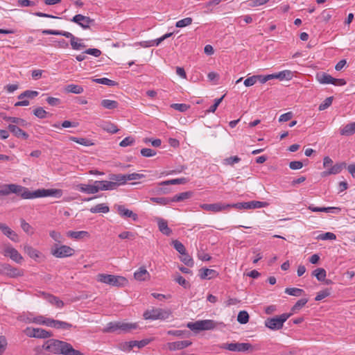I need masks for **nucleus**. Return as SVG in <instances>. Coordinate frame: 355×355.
Wrapping results in <instances>:
<instances>
[{"label": "nucleus", "mask_w": 355, "mask_h": 355, "mask_svg": "<svg viewBox=\"0 0 355 355\" xmlns=\"http://www.w3.org/2000/svg\"><path fill=\"white\" fill-rule=\"evenodd\" d=\"M11 193H15L23 199H33L47 196L60 198L62 196V191L58 189H42L31 191L28 188L16 184H2L0 186V196H8Z\"/></svg>", "instance_id": "obj_1"}, {"label": "nucleus", "mask_w": 355, "mask_h": 355, "mask_svg": "<svg viewBox=\"0 0 355 355\" xmlns=\"http://www.w3.org/2000/svg\"><path fill=\"white\" fill-rule=\"evenodd\" d=\"M42 348L57 355H85L80 351L75 349L70 343L54 338L45 341Z\"/></svg>", "instance_id": "obj_2"}, {"label": "nucleus", "mask_w": 355, "mask_h": 355, "mask_svg": "<svg viewBox=\"0 0 355 355\" xmlns=\"http://www.w3.org/2000/svg\"><path fill=\"white\" fill-rule=\"evenodd\" d=\"M42 33L44 35H62L67 38H69L71 48L74 50H80L86 46L84 43L80 42L82 41L81 39L75 37L72 33L69 32L46 29L43 30Z\"/></svg>", "instance_id": "obj_3"}, {"label": "nucleus", "mask_w": 355, "mask_h": 355, "mask_svg": "<svg viewBox=\"0 0 355 355\" xmlns=\"http://www.w3.org/2000/svg\"><path fill=\"white\" fill-rule=\"evenodd\" d=\"M96 280L99 282L113 286H123L128 282L126 278L121 276L101 273L97 275Z\"/></svg>", "instance_id": "obj_4"}, {"label": "nucleus", "mask_w": 355, "mask_h": 355, "mask_svg": "<svg viewBox=\"0 0 355 355\" xmlns=\"http://www.w3.org/2000/svg\"><path fill=\"white\" fill-rule=\"evenodd\" d=\"M171 312L170 310L163 309L159 308H152L147 309L143 314L145 320H166L171 315Z\"/></svg>", "instance_id": "obj_5"}, {"label": "nucleus", "mask_w": 355, "mask_h": 355, "mask_svg": "<svg viewBox=\"0 0 355 355\" xmlns=\"http://www.w3.org/2000/svg\"><path fill=\"white\" fill-rule=\"evenodd\" d=\"M293 315L283 313L280 315L268 318L265 320V326L271 330H279L283 327L284 323Z\"/></svg>", "instance_id": "obj_6"}, {"label": "nucleus", "mask_w": 355, "mask_h": 355, "mask_svg": "<svg viewBox=\"0 0 355 355\" xmlns=\"http://www.w3.org/2000/svg\"><path fill=\"white\" fill-rule=\"evenodd\" d=\"M187 327L194 331L211 330L216 327V322L212 320H202L195 322H188Z\"/></svg>", "instance_id": "obj_7"}, {"label": "nucleus", "mask_w": 355, "mask_h": 355, "mask_svg": "<svg viewBox=\"0 0 355 355\" xmlns=\"http://www.w3.org/2000/svg\"><path fill=\"white\" fill-rule=\"evenodd\" d=\"M51 254L56 258L71 257L75 254V250L65 245H55L51 250Z\"/></svg>", "instance_id": "obj_8"}, {"label": "nucleus", "mask_w": 355, "mask_h": 355, "mask_svg": "<svg viewBox=\"0 0 355 355\" xmlns=\"http://www.w3.org/2000/svg\"><path fill=\"white\" fill-rule=\"evenodd\" d=\"M24 334L29 338H49L52 336L51 331L41 328H34L28 327L24 330Z\"/></svg>", "instance_id": "obj_9"}, {"label": "nucleus", "mask_w": 355, "mask_h": 355, "mask_svg": "<svg viewBox=\"0 0 355 355\" xmlns=\"http://www.w3.org/2000/svg\"><path fill=\"white\" fill-rule=\"evenodd\" d=\"M268 205L266 202L252 200L250 202H238L231 204V207H234L239 209H253L266 207Z\"/></svg>", "instance_id": "obj_10"}, {"label": "nucleus", "mask_w": 355, "mask_h": 355, "mask_svg": "<svg viewBox=\"0 0 355 355\" xmlns=\"http://www.w3.org/2000/svg\"><path fill=\"white\" fill-rule=\"evenodd\" d=\"M2 254L17 263H21L24 260L21 254L10 244L4 245Z\"/></svg>", "instance_id": "obj_11"}, {"label": "nucleus", "mask_w": 355, "mask_h": 355, "mask_svg": "<svg viewBox=\"0 0 355 355\" xmlns=\"http://www.w3.org/2000/svg\"><path fill=\"white\" fill-rule=\"evenodd\" d=\"M223 348L231 352H246L252 350V346L248 343H236L224 344Z\"/></svg>", "instance_id": "obj_12"}, {"label": "nucleus", "mask_w": 355, "mask_h": 355, "mask_svg": "<svg viewBox=\"0 0 355 355\" xmlns=\"http://www.w3.org/2000/svg\"><path fill=\"white\" fill-rule=\"evenodd\" d=\"M71 21L77 24L84 29H87L89 28L90 26L94 23V19L89 17L78 14L73 17Z\"/></svg>", "instance_id": "obj_13"}, {"label": "nucleus", "mask_w": 355, "mask_h": 355, "mask_svg": "<svg viewBox=\"0 0 355 355\" xmlns=\"http://www.w3.org/2000/svg\"><path fill=\"white\" fill-rule=\"evenodd\" d=\"M150 342V339H144L139 341L132 340L129 342H124L120 345V349L123 351H130L134 347L142 348L147 345Z\"/></svg>", "instance_id": "obj_14"}, {"label": "nucleus", "mask_w": 355, "mask_h": 355, "mask_svg": "<svg viewBox=\"0 0 355 355\" xmlns=\"http://www.w3.org/2000/svg\"><path fill=\"white\" fill-rule=\"evenodd\" d=\"M3 275H6L10 278H16L24 275V270L16 267L12 266L10 264L6 263Z\"/></svg>", "instance_id": "obj_15"}, {"label": "nucleus", "mask_w": 355, "mask_h": 355, "mask_svg": "<svg viewBox=\"0 0 355 355\" xmlns=\"http://www.w3.org/2000/svg\"><path fill=\"white\" fill-rule=\"evenodd\" d=\"M200 207L204 210L216 213L230 208L231 204H224L221 202L214 204H202L200 205Z\"/></svg>", "instance_id": "obj_16"}, {"label": "nucleus", "mask_w": 355, "mask_h": 355, "mask_svg": "<svg viewBox=\"0 0 355 355\" xmlns=\"http://www.w3.org/2000/svg\"><path fill=\"white\" fill-rule=\"evenodd\" d=\"M114 207L116 209L117 213L122 218H130L134 221H137L138 220V215L132 211L125 208L124 205H116Z\"/></svg>", "instance_id": "obj_17"}, {"label": "nucleus", "mask_w": 355, "mask_h": 355, "mask_svg": "<svg viewBox=\"0 0 355 355\" xmlns=\"http://www.w3.org/2000/svg\"><path fill=\"white\" fill-rule=\"evenodd\" d=\"M95 185L96 189H98V192L99 191L114 190L118 187V184L116 182L106 180L95 181Z\"/></svg>", "instance_id": "obj_18"}, {"label": "nucleus", "mask_w": 355, "mask_h": 355, "mask_svg": "<svg viewBox=\"0 0 355 355\" xmlns=\"http://www.w3.org/2000/svg\"><path fill=\"white\" fill-rule=\"evenodd\" d=\"M345 168H346L345 162L336 163L334 166L329 168L328 170L323 171L322 175L326 177L330 175H336L340 173Z\"/></svg>", "instance_id": "obj_19"}, {"label": "nucleus", "mask_w": 355, "mask_h": 355, "mask_svg": "<svg viewBox=\"0 0 355 355\" xmlns=\"http://www.w3.org/2000/svg\"><path fill=\"white\" fill-rule=\"evenodd\" d=\"M191 344L192 343L190 340H181L168 343L167 345L170 351H176L187 348L191 345Z\"/></svg>", "instance_id": "obj_20"}, {"label": "nucleus", "mask_w": 355, "mask_h": 355, "mask_svg": "<svg viewBox=\"0 0 355 355\" xmlns=\"http://www.w3.org/2000/svg\"><path fill=\"white\" fill-rule=\"evenodd\" d=\"M172 35H173V33H166L161 37L157 38L156 40L141 42H140V45L144 48L155 46H157L162 42H163L164 40L170 37Z\"/></svg>", "instance_id": "obj_21"}, {"label": "nucleus", "mask_w": 355, "mask_h": 355, "mask_svg": "<svg viewBox=\"0 0 355 355\" xmlns=\"http://www.w3.org/2000/svg\"><path fill=\"white\" fill-rule=\"evenodd\" d=\"M0 230L4 235L8 237L11 241L14 242L19 241L18 235L6 224L0 223Z\"/></svg>", "instance_id": "obj_22"}, {"label": "nucleus", "mask_w": 355, "mask_h": 355, "mask_svg": "<svg viewBox=\"0 0 355 355\" xmlns=\"http://www.w3.org/2000/svg\"><path fill=\"white\" fill-rule=\"evenodd\" d=\"M8 129L15 137L17 138H22L24 139H27L28 138V135L16 125L9 124L8 125Z\"/></svg>", "instance_id": "obj_23"}, {"label": "nucleus", "mask_w": 355, "mask_h": 355, "mask_svg": "<svg viewBox=\"0 0 355 355\" xmlns=\"http://www.w3.org/2000/svg\"><path fill=\"white\" fill-rule=\"evenodd\" d=\"M150 274L145 267L142 266L134 273V277L137 281H146L150 279Z\"/></svg>", "instance_id": "obj_24"}, {"label": "nucleus", "mask_w": 355, "mask_h": 355, "mask_svg": "<svg viewBox=\"0 0 355 355\" xmlns=\"http://www.w3.org/2000/svg\"><path fill=\"white\" fill-rule=\"evenodd\" d=\"M159 230L164 234L169 236L172 233V230L168 227L167 221L162 218H157Z\"/></svg>", "instance_id": "obj_25"}, {"label": "nucleus", "mask_w": 355, "mask_h": 355, "mask_svg": "<svg viewBox=\"0 0 355 355\" xmlns=\"http://www.w3.org/2000/svg\"><path fill=\"white\" fill-rule=\"evenodd\" d=\"M24 250L31 259H33L34 260H37L42 257V253L39 250L33 248L29 245H24Z\"/></svg>", "instance_id": "obj_26"}, {"label": "nucleus", "mask_w": 355, "mask_h": 355, "mask_svg": "<svg viewBox=\"0 0 355 355\" xmlns=\"http://www.w3.org/2000/svg\"><path fill=\"white\" fill-rule=\"evenodd\" d=\"M200 277L202 279H211L216 277L218 275V273L213 269L209 268H202L200 270Z\"/></svg>", "instance_id": "obj_27"}, {"label": "nucleus", "mask_w": 355, "mask_h": 355, "mask_svg": "<svg viewBox=\"0 0 355 355\" xmlns=\"http://www.w3.org/2000/svg\"><path fill=\"white\" fill-rule=\"evenodd\" d=\"M78 187L80 191L88 194H94L98 192V189H96L95 182H94V184H80Z\"/></svg>", "instance_id": "obj_28"}, {"label": "nucleus", "mask_w": 355, "mask_h": 355, "mask_svg": "<svg viewBox=\"0 0 355 355\" xmlns=\"http://www.w3.org/2000/svg\"><path fill=\"white\" fill-rule=\"evenodd\" d=\"M99 126L103 130L111 134L116 133L119 131V129L117 128L116 125L111 123L110 121H102L101 122Z\"/></svg>", "instance_id": "obj_29"}, {"label": "nucleus", "mask_w": 355, "mask_h": 355, "mask_svg": "<svg viewBox=\"0 0 355 355\" xmlns=\"http://www.w3.org/2000/svg\"><path fill=\"white\" fill-rule=\"evenodd\" d=\"M316 79L321 84H332L334 83V78L324 72L317 73Z\"/></svg>", "instance_id": "obj_30"}, {"label": "nucleus", "mask_w": 355, "mask_h": 355, "mask_svg": "<svg viewBox=\"0 0 355 355\" xmlns=\"http://www.w3.org/2000/svg\"><path fill=\"white\" fill-rule=\"evenodd\" d=\"M309 209L311 210L313 212H336L338 213L340 211V209L339 207H314L313 205H309Z\"/></svg>", "instance_id": "obj_31"}, {"label": "nucleus", "mask_w": 355, "mask_h": 355, "mask_svg": "<svg viewBox=\"0 0 355 355\" xmlns=\"http://www.w3.org/2000/svg\"><path fill=\"white\" fill-rule=\"evenodd\" d=\"M67 236L74 239H82L84 238H89V234L87 231H69L67 232Z\"/></svg>", "instance_id": "obj_32"}, {"label": "nucleus", "mask_w": 355, "mask_h": 355, "mask_svg": "<svg viewBox=\"0 0 355 355\" xmlns=\"http://www.w3.org/2000/svg\"><path fill=\"white\" fill-rule=\"evenodd\" d=\"M44 298L51 304L55 305L58 308L64 306V302L60 300L58 297L50 294H44Z\"/></svg>", "instance_id": "obj_33"}, {"label": "nucleus", "mask_w": 355, "mask_h": 355, "mask_svg": "<svg viewBox=\"0 0 355 355\" xmlns=\"http://www.w3.org/2000/svg\"><path fill=\"white\" fill-rule=\"evenodd\" d=\"M3 119L6 121L10 122L12 124L16 125L17 126L25 127L27 125V122L24 119L21 118L5 116L3 117Z\"/></svg>", "instance_id": "obj_34"}, {"label": "nucleus", "mask_w": 355, "mask_h": 355, "mask_svg": "<svg viewBox=\"0 0 355 355\" xmlns=\"http://www.w3.org/2000/svg\"><path fill=\"white\" fill-rule=\"evenodd\" d=\"M64 91L67 93H72L75 94H82L84 92V89L82 86L74 85V84H70L67 85L64 87Z\"/></svg>", "instance_id": "obj_35"}, {"label": "nucleus", "mask_w": 355, "mask_h": 355, "mask_svg": "<svg viewBox=\"0 0 355 355\" xmlns=\"http://www.w3.org/2000/svg\"><path fill=\"white\" fill-rule=\"evenodd\" d=\"M341 135L349 136L355 133V122L345 125L340 130Z\"/></svg>", "instance_id": "obj_36"}, {"label": "nucleus", "mask_w": 355, "mask_h": 355, "mask_svg": "<svg viewBox=\"0 0 355 355\" xmlns=\"http://www.w3.org/2000/svg\"><path fill=\"white\" fill-rule=\"evenodd\" d=\"M274 78H278L281 80H291L293 78V73L290 70H284L277 73L272 74Z\"/></svg>", "instance_id": "obj_37"}, {"label": "nucleus", "mask_w": 355, "mask_h": 355, "mask_svg": "<svg viewBox=\"0 0 355 355\" xmlns=\"http://www.w3.org/2000/svg\"><path fill=\"white\" fill-rule=\"evenodd\" d=\"M92 213H107L110 211V208L107 205L104 203L98 204L89 209Z\"/></svg>", "instance_id": "obj_38"}, {"label": "nucleus", "mask_w": 355, "mask_h": 355, "mask_svg": "<svg viewBox=\"0 0 355 355\" xmlns=\"http://www.w3.org/2000/svg\"><path fill=\"white\" fill-rule=\"evenodd\" d=\"M191 196H192L191 191L182 192V193L177 194L175 196H173V198H171V202H173L183 201L186 199L190 198Z\"/></svg>", "instance_id": "obj_39"}, {"label": "nucleus", "mask_w": 355, "mask_h": 355, "mask_svg": "<svg viewBox=\"0 0 355 355\" xmlns=\"http://www.w3.org/2000/svg\"><path fill=\"white\" fill-rule=\"evenodd\" d=\"M119 330V322H110L103 329V333H112Z\"/></svg>", "instance_id": "obj_40"}, {"label": "nucleus", "mask_w": 355, "mask_h": 355, "mask_svg": "<svg viewBox=\"0 0 355 355\" xmlns=\"http://www.w3.org/2000/svg\"><path fill=\"white\" fill-rule=\"evenodd\" d=\"M312 275L315 277L318 281L323 282L325 280L327 272L324 268H318L313 271Z\"/></svg>", "instance_id": "obj_41"}, {"label": "nucleus", "mask_w": 355, "mask_h": 355, "mask_svg": "<svg viewBox=\"0 0 355 355\" xmlns=\"http://www.w3.org/2000/svg\"><path fill=\"white\" fill-rule=\"evenodd\" d=\"M110 179L112 180L111 182H116L118 186L126 182L125 175L123 174H112Z\"/></svg>", "instance_id": "obj_42"}, {"label": "nucleus", "mask_w": 355, "mask_h": 355, "mask_svg": "<svg viewBox=\"0 0 355 355\" xmlns=\"http://www.w3.org/2000/svg\"><path fill=\"white\" fill-rule=\"evenodd\" d=\"M101 105L109 110H113L118 107L119 103L116 101L110 100V99H104L101 103Z\"/></svg>", "instance_id": "obj_43"}, {"label": "nucleus", "mask_w": 355, "mask_h": 355, "mask_svg": "<svg viewBox=\"0 0 355 355\" xmlns=\"http://www.w3.org/2000/svg\"><path fill=\"white\" fill-rule=\"evenodd\" d=\"M150 201L155 203H157L160 205H167L171 203V198H157V197H153L150 198Z\"/></svg>", "instance_id": "obj_44"}, {"label": "nucleus", "mask_w": 355, "mask_h": 355, "mask_svg": "<svg viewBox=\"0 0 355 355\" xmlns=\"http://www.w3.org/2000/svg\"><path fill=\"white\" fill-rule=\"evenodd\" d=\"M69 139L71 141H73L76 143H78V144L85 146H90L94 145V143L91 140L86 139V138H78V137H71L69 138Z\"/></svg>", "instance_id": "obj_45"}, {"label": "nucleus", "mask_w": 355, "mask_h": 355, "mask_svg": "<svg viewBox=\"0 0 355 355\" xmlns=\"http://www.w3.org/2000/svg\"><path fill=\"white\" fill-rule=\"evenodd\" d=\"M187 182V179L184 178L172 179L169 180H166L160 182L159 185H170V184H185Z\"/></svg>", "instance_id": "obj_46"}, {"label": "nucleus", "mask_w": 355, "mask_h": 355, "mask_svg": "<svg viewBox=\"0 0 355 355\" xmlns=\"http://www.w3.org/2000/svg\"><path fill=\"white\" fill-rule=\"evenodd\" d=\"M136 328H137L136 324L119 322V331H121L122 332H128L131 329H135Z\"/></svg>", "instance_id": "obj_47"}, {"label": "nucleus", "mask_w": 355, "mask_h": 355, "mask_svg": "<svg viewBox=\"0 0 355 355\" xmlns=\"http://www.w3.org/2000/svg\"><path fill=\"white\" fill-rule=\"evenodd\" d=\"M72 327H73V325L71 324H70V323L56 320L55 323V326H54L53 328L57 329L69 330Z\"/></svg>", "instance_id": "obj_48"}, {"label": "nucleus", "mask_w": 355, "mask_h": 355, "mask_svg": "<svg viewBox=\"0 0 355 355\" xmlns=\"http://www.w3.org/2000/svg\"><path fill=\"white\" fill-rule=\"evenodd\" d=\"M39 93L37 91L26 90L18 96L19 99H23L24 98H34L38 96Z\"/></svg>", "instance_id": "obj_49"}, {"label": "nucleus", "mask_w": 355, "mask_h": 355, "mask_svg": "<svg viewBox=\"0 0 355 355\" xmlns=\"http://www.w3.org/2000/svg\"><path fill=\"white\" fill-rule=\"evenodd\" d=\"M167 334L176 337H188L190 333L184 330H169Z\"/></svg>", "instance_id": "obj_50"}, {"label": "nucleus", "mask_w": 355, "mask_h": 355, "mask_svg": "<svg viewBox=\"0 0 355 355\" xmlns=\"http://www.w3.org/2000/svg\"><path fill=\"white\" fill-rule=\"evenodd\" d=\"M237 320L241 324H246L249 321V314L245 311H241L239 313Z\"/></svg>", "instance_id": "obj_51"}, {"label": "nucleus", "mask_w": 355, "mask_h": 355, "mask_svg": "<svg viewBox=\"0 0 355 355\" xmlns=\"http://www.w3.org/2000/svg\"><path fill=\"white\" fill-rule=\"evenodd\" d=\"M20 222H21V229L26 234H28L29 235L33 234L34 230H33V228L32 227V226L29 223H26L25 221V220H24V219H21Z\"/></svg>", "instance_id": "obj_52"}, {"label": "nucleus", "mask_w": 355, "mask_h": 355, "mask_svg": "<svg viewBox=\"0 0 355 355\" xmlns=\"http://www.w3.org/2000/svg\"><path fill=\"white\" fill-rule=\"evenodd\" d=\"M93 81L98 84H102L108 86H114L117 85V83L115 81L108 79L107 78H96L94 79Z\"/></svg>", "instance_id": "obj_53"}, {"label": "nucleus", "mask_w": 355, "mask_h": 355, "mask_svg": "<svg viewBox=\"0 0 355 355\" xmlns=\"http://www.w3.org/2000/svg\"><path fill=\"white\" fill-rule=\"evenodd\" d=\"M192 21L193 19L191 17H186L184 19L178 21L175 23V26L177 28H184L191 25L192 24Z\"/></svg>", "instance_id": "obj_54"}, {"label": "nucleus", "mask_w": 355, "mask_h": 355, "mask_svg": "<svg viewBox=\"0 0 355 355\" xmlns=\"http://www.w3.org/2000/svg\"><path fill=\"white\" fill-rule=\"evenodd\" d=\"M240 161L241 158L238 156H232L224 159L223 160V164L224 165L233 166L234 164L239 163Z\"/></svg>", "instance_id": "obj_55"}, {"label": "nucleus", "mask_w": 355, "mask_h": 355, "mask_svg": "<svg viewBox=\"0 0 355 355\" xmlns=\"http://www.w3.org/2000/svg\"><path fill=\"white\" fill-rule=\"evenodd\" d=\"M333 11L326 9L321 12L319 18L321 19L322 21L327 23L331 19Z\"/></svg>", "instance_id": "obj_56"}, {"label": "nucleus", "mask_w": 355, "mask_h": 355, "mask_svg": "<svg viewBox=\"0 0 355 355\" xmlns=\"http://www.w3.org/2000/svg\"><path fill=\"white\" fill-rule=\"evenodd\" d=\"M285 293L292 296L298 297L300 296L304 293V291L302 289L297 288H286L285 289Z\"/></svg>", "instance_id": "obj_57"}, {"label": "nucleus", "mask_w": 355, "mask_h": 355, "mask_svg": "<svg viewBox=\"0 0 355 355\" xmlns=\"http://www.w3.org/2000/svg\"><path fill=\"white\" fill-rule=\"evenodd\" d=\"M308 299L306 298H302L299 300L295 305L291 308L292 313L294 312H296L297 311L300 310L302 307L305 306V304L307 303Z\"/></svg>", "instance_id": "obj_58"}, {"label": "nucleus", "mask_w": 355, "mask_h": 355, "mask_svg": "<svg viewBox=\"0 0 355 355\" xmlns=\"http://www.w3.org/2000/svg\"><path fill=\"white\" fill-rule=\"evenodd\" d=\"M317 239L318 240H336V236L335 234L332 232H326L324 234H319L317 237Z\"/></svg>", "instance_id": "obj_59"}, {"label": "nucleus", "mask_w": 355, "mask_h": 355, "mask_svg": "<svg viewBox=\"0 0 355 355\" xmlns=\"http://www.w3.org/2000/svg\"><path fill=\"white\" fill-rule=\"evenodd\" d=\"M181 261L187 266L192 267L194 264L193 260L187 252L182 254Z\"/></svg>", "instance_id": "obj_60"}, {"label": "nucleus", "mask_w": 355, "mask_h": 355, "mask_svg": "<svg viewBox=\"0 0 355 355\" xmlns=\"http://www.w3.org/2000/svg\"><path fill=\"white\" fill-rule=\"evenodd\" d=\"M173 245L174 248L181 254H184L186 252L184 245L179 241L175 240L173 241Z\"/></svg>", "instance_id": "obj_61"}, {"label": "nucleus", "mask_w": 355, "mask_h": 355, "mask_svg": "<svg viewBox=\"0 0 355 355\" xmlns=\"http://www.w3.org/2000/svg\"><path fill=\"white\" fill-rule=\"evenodd\" d=\"M171 107H173L175 110L184 112H186L189 108V105L185 103H173L171 105Z\"/></svg>", "instance_id": "obj_62"}, {"label": "nucleus", "mask_w": 355, "mask_h": 355, "mask_svg": "<svg viewBox=\"0 0 355 355\" xmlns=\"http://www.w3.org/2000/svg\"><path fill=\"white\" fill-rule=\"evenodd\" d=\"M137 234L132 232H123L119 234V237L121 239H135Z\"/></svg>", "instance_id": "obj_63"}, {"label": "nucleus", "mask_w": 355, "mask_h": 355, "mask_svg": "<svg viewBox=\"0 0 355 355\" xmlns=\"http://www.w3.org/2000/svg\"><path fill=\"white\" fill-rule=\"evenodd\" d=\"M33 114L39 119H44L47 115V112L41 107L35 109Z\"/></svg>", "instance_id": "obj_64"}]
</instances>
